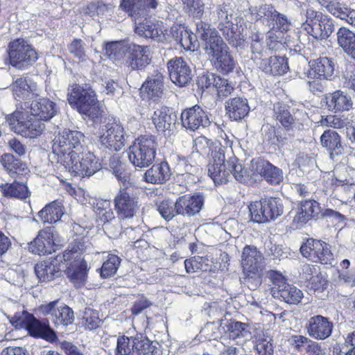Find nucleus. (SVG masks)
<instances>
[{"label": "nucleus", "instance_id": "nucleus-52", "mask_svg": "<svg viewBox=\"0 0 355 355\" xmlns=\"http://www.w3.org/2000/svg\"><path fill=\"white\" fill-rule=\"evenodd\" d=\"M101 321L97 311L91 308H85L82 317V325L85 329L88 330L96 329L99 327Z\"/></svg>", "mask_w": 355, "mask_h": 355}, {"label": "nucleus", "instance_id": "nucleus-30", "mask_svg": "<svg viewBox=\"0 0 355 355\" xmlns=\"http://www.w3.org/2000/svg\"><path fill=\"white\" fill-rule=\"evenodd\" d=\"M225 110L232 120L239 121L248 114L250 106L246 98L234 97L225 102Z\"/></svg>", "mask_w": 355, "mask_h": 355}, {"label": "nucleus", "instance_id": "nucleus-51", "mask_svg": "<svg viewBox=\"0 0 355 355\" xmlns=\"http://www.w3.org/2000/svg\"><path fill=\"white\" fill-rule=\"evenodd\" d=\"M320 5L331 15L343 19L347 12V6L338 0H318Z\"/></svg>", "mask_w": 355, "mask_h": 355}, {"label": "nucleus", "instance_id": "nucleus-53", "mask_svg": "<svg viewBox=\"0 0 355 355\" xmlns=\"http://www.w3.org/2000/svg\"><path fill=\"white\" fill-rule=\"evenodd\" d=\"M121 263L120 258L114 254H109L107 259L102 265L101 275L103 278L114 275Z\"/></svg>", "mask_w": 355, "mask_h": 355}, {"label": "nucleus", "instance_id": "nucleus-62", "mask_svg": "<svg viewBox=\"0 0 355 355\" xmlns=\"http://www.w3.org/2000/svg\"><path fill=\"white\" fill-rule=\"evenodd\" d=\"M254 349L258 355H273V345L270 338H258L256 340Z\"/></svg>", "mask_w": 355, "mask_h": 355}, {"label": "nucleus", "instance_id": "nucleus-31", "mask_svg": "<svg viewBox=\"0 0 355 355\" xmlns=\"http://www.w3.org/2000/svg\"><path fill=\"white\" fill-rule=\"evenodd\" d=\"M171 173L168 163L154 164L144 173V180L150 184H163L169 180Z\"/></svg>", "mask_w": 355, "mask_h": 355}, {"label": "nucleus", "instance_id": "nucleus-35", "mask_svg": "<svg viewBox=\"0 0 355 355\" xmlns=\"http://www.w3.org/2000/svg\"><path fill=\"white\" fill-rule=\"evenodd\" d=\"M165 31L162 22H153L148 20L142 23L139 22L135 28V32L138 35L157 40H161Z\"/></svg>", "mask_w": 355, "mask_h": 355}, {"label": "nucleus", "instance_id": "nucleus-18", "mask_svg": "<svg viewBox=\"0 0 355 355\" xmlns=\"http://www.w3.org/2000/svg\"><path fill=\"white\" fill-rule=\"evenodd\" d=\"M54 227H48L41 230L37 237L28 245L30 252L39 255L51 254L54 250Z\"/></svg>", "mask_w": 355, "mask_h": 355}, {"label": "nucleus", "instance_id": "nucleus-34", "mask_svg": "<svg viewBox=\"0 0 355 355\" xmlns=\"http://www.w3.org/2000/svg\"><path fill=\"white\" fill-rule=\"evenodd\" d=\"M223 35L232 47H238L244 44L246 40V34L244 33V28L242 25L232 23L230 26L220 30Z\"/></svg>", "mask_w": 355, "mask_h": 355}, {"label": "nucleus", "instance_id": "nucleus-54", "mask_svg": "<svg viewBox=\"0 0 355 355\" xmlns=\"http://www.w3.org/2000/svg\"><path fill=\"white\" fill-rule=\"evenodd\" d=\"M157 210L161 216L166 220H171L176 215H180L177 211L176 202L163 200L157 205Z\"/></svg>", "mask_w": 355, "mask_h": 355}, {"label": "nucleus", "instance_id": "nucleus-42", "mask_svg": "<svg viewBox=\"0 0 355 355\" xmlns=\"http://www.w3.org/2000/svg\"><path fill=\"white\" fill-rule=\"evenodd\" d=\"M274 297L281 299L290 304H299L304 297L303 292L296 286L287 284Z\"/></svg>", "mask_w": 355, "mask_h": 355}, {"label": "nucleus", "instance_id": "nucleus-58", "mask_svg": "<svg viewBox=\"0 0 355 355\" xmlns=\"http://www.w3.org/2000/svg\"><path fill=\"white\" fill-rule=\"evenodd\" d=\"M1 163L10 173H18L24 169V165L21 162L10 153H6L1 156Z\"/></svg>", "mask_w": 355, "mask_h": 355}, {"label": "nucleus", "instance_id": "nucleus-1", "mask_svg": "<svg viewBox=\"0 0 355 355\" xmlns=\"http://www.w3.org/2000/svg\"><path fill=\"white\" fill-rule=\"evenodd\" d=\"M221 138L224 144L219 141L211 150V159L208 164L209 176L216 185L227 182L231 175L239 182H245L252 173H248L242 164L238 163L232 148V141L222 136Z\"/></svg>", "mask_w": 355, "mask_h": 355}, {"label": "nucleus", "instance_id": "nucleus-21", "mask_svg": "<svg viewBox=\"0 0 355 355\" xmlns=\"http://www.w3.org/2000/svg\"><path fill=\"white\" fill-rule=\"evenodd\" d=\"M204 205V196L200 194L183 196L176 200L177 211L182 216H192L200 213Z\"/></svg>", "mask_w": 355, "mask_h": 355}, {"label": "nucleus", "instance_id": "nucleus-19", "mask_svg": "<svg viewBox=\"0 0 355 355\" xmlns=\"http://www.w3.org/2000/svg\"><path fill=\"white\" fill-rule=\"evenodd\" d=\"M164 91V77L159 72L155 71L148 76L140 88V94L143 99L156 101L162 97Z\"/></svg>", "mask_w": 355, "mask_h": 355}, {"label": "nucleus", "instance_id": "nucleus-12", "mask_svg": "<svg viewBox=\"0 0 355 355\" xmlns=\"http://www.w3.org/2000/svg\"><path fill=\"white\" fill-rule=\"evenodd\" d=\"M40 311L51 320L56 327H67L71 324L74 320L73 310L66 304L53 301L42 304L39 308Z\"/></svg>", "mask_w": 355, "mask_h": 355}, {"label": "nucleus", "instance_id": "nucleus-27", "mask_svg": "<svg viewBox=\"0 0 355 355\" xmlns=\"http://www.w3.org/2000/svg\"><path fill=\"white\" fill-rule=\"evenodd\" d=\"M177 116L172 110L166 106H162L154 111L152 121L159 132L171 130L175 125Z\"/></svg>", "mask_w": 355, "mask_h": 355}, {"label": "nucleus", "instance_id": "nucleus-38", "mask_svg": "<svg viewBox=\"0 0 355 355\" xmlns=\"http://www.w3.org/2000/svg\"><path fill=\"white\" fill-rule=\"evenodd\" d=\"M311 69L318 77L328 80L334 75L335 64L327 57H320L312 61Z\"/></svg>", "mask_w": 355, "mask_h": 355}, {"label": "nucleus", "instance_id": "nucleus-4", "mask_svg": "<svg viewBox=\"0 0 355 355\" xmlns=\"http://www.w3.org/2000/svg\"><path fill=\"white\" fill-rule=\"evenodd\" d=\"M204 50L217 71L227 75L234 71L236 61L221 37H212L204 46Z\"/></svg>", "mask_w": 355, "mask_h": 355}, {"label": "nucleus", "instance_id": "nucleus-57", "mask_svg": "<svg viewBox=\"0 0 355 355\" xmlns=\"http://www.w3.org/2000/svg\"><path fill=\"white\" fill-rule=\"evenodd\" d=\"M178 163L175 170L179 175H191L195 176L199 171V168L196 165L191 164L185 157L178 156Z\"/></svg>", "mask_w": 355, "mask_h": 355}, {"label": "nucleus", "instance_id": "nucleus-14", "mask_svg": "<svg viewBox=\"0 0 355 355\" xmlns=\"http://www.w3.org/2000/svg\"><path fill=\"white\" fill-rule=\"evenodd\" d=\"M114 206L121 219L132 218L139 209L137 198L127 188L120 189L114 198Z\"/></svg>", "mask_w": 355, "mask_h": 355}, {"label": "nucleus", "instance_id": "nucleus-49", "mask_svg": "<svg viewBox=\"0 0 355 355\" xmlns=\"http://www.w3.org/2000/svg\"><path fill=\"white\" fill-rule=\"evenodd\" d=\"M321 245H323V241L313 239H307L306 242L302 244L300 247V252L305 258L309 259L315 262Z\"/></svg>", "mask_w": 355, "mask_h": 355}, {"label": "nucleus", "instance_id": "nucleus-6", "mask_svg": "<svg viewBox=\"0 0 355 355\" xmlns=\"http://www.w3.org/2000/svg\"><path fill=\"white\" fill-rule=\"evenodd\" d=\"M97 134L101 148L118 151L125 145L124 128L118 119H105Z\"/></svg>", "mask_w": 355, "mask_h": 355}, {"label": "nucleus", "instance_id": "nucleus-61", "mask_svg": "<svg viewBox=\"0 0 355 355\" xmlns=\"http://www.w3.org/2000/svg\"><path fill=\"white\" fill-rule=\"evenodd\" d=\"M184 9L190 15L200 19L204 13V3L201 0H184Z\"/></svg>", "mask_w": 355, "mask_h": 355}, {"label": "nucleus", "instance_id": "nucleus-39", "mask_svg": "<svg viewBox=\"0 0 355 355\" xmlns=\"http://www.w3.org/2000/svg\"><path fill=\"white\" fill-rule=\"evenodd\" d=\"M65 272L70 282L76 287H81L85 285L87 277L85 261L78 263V264L69 265Z\"/></svg>", "mask_w": 355, "mask_h": 355}, {"label": "nucleus", "instance_id": "nucleus-28", "mask_svg": "<svg viewBox=\"0 0 355 355\" xmlns=\"http://www.w3.org/2000/svg\"><path fill=\"white\" fill-rule=\"evenodd\" d=\"M35 275L40 282H50L61 275V269L58 266L57 259L40 261L34 267Z\"/></svg>", "mask_w": 355, "mask_h": 355}, {"label": "nucleus", "instance_id": "nucleus-2", "mask_svg": "<svg viewBox=\"0 0 355 355\" xmlns=\"http://www.w3.org/2000/svg\"><path fill=\"white\" fill-rule=\"evenodd\" d=\"M105 51L110 58L123 60L130 71H143L151 62L150 49L148 46L115 41L107 43Z\"/></svg>", "mask_w": 355, "mask_h": 355}, {"label": "nucleus", "instance_id": "nucleus-64", "mask_svg": "<svg viewBox=\"0 0 355 355\" xmlns=\"http://www.w3.org/2000/svg\"><path fill=\"white\" fill-rule=\"evenodd\" d=\"M320 248L315 262H319L322 264H331L334 261V255L329 244L323 241V245H321Z\"/></svg>", "mask_w": 355, "mask_h": 355}, {"label": "nucleus", "instance_id": "nucleus-32", "mask_svg": "<svg viewBox=\"0 0 355 355\" xmlns=\"http://www.w3.org/2000/svg\"><path fill=\"white\" fill-rule=\"evenodd\" d=\"M64 213L65 210L62 202L54 200L40 211L38 216L44 223L52 224L59 221Z\"/></svg>", "mask_w": 355, "mask_h": 355}, {"label": "nucleus", "instance_id": "nucleus-29", "mask_svg": "<svg viewBox=\"0 0 355 355\" xmlns=\"http://www.w3.org/2000/svg\"><path fill=\"white\" fill-rule=\"evenodd\" d=\"M262 256L256 247L246 245L242 252L241 265L246 273L258 272Z\"/></svg>", "mask_w": 355, "mask_h": 355}, {"label": "nucleus", "instance_id": "nucleus-37", "mask_svg": "<svg viewBox=\"0 0 355 355\" xmlns=\"http://www.w3.org/2000/svg\"><path fill=\"white\" fill-rule=\"evenodd\" d=\"M233 14V9L230 3H223L218 5L216 10L211 13V19L214 24H217L219 30L230 26L233 23L231 19Z\"/></svg>", "mask_w": 355, "mask_h": 355}, {"label": "nucleus", "instance_id": "nucleus-63", "mask_svg": "<svg viewBox=\"0 0 355 355\" xmlns=\"http://www.w3.org/2000/svg\"><path fill=\"white\" fill-rule=\"evenodd\" d=\"M132 338L125 336H119L117 338L116 355H131Z\"/></svg>", "mask_w": 355, "mask_h": 355}, {"label": "nucleus", "instance_id": "nucleus-50", "mask_svg": "<svg viewBox=\"0 0 355 355\" xmlns=\"http://www.w3.org/2000/svg\"><path fill=\"white\" fill-rule=\"evenodd\" d=\"M55 259H58V263L63 260L65 262H69V265L78 264V263L84 261L82 257V250L76 245L69 246L62 255H58Z\"/></svg>", "mask_w": 355, "mask_h": 355}, {"label": "nucleus", "instance_id": "nucleus-5", "mask_svg": "<svg viewBox=\"0 0 355 355\" xmlns=\"http://www.w3.org/2000/svg\"><path fill=\"white\" fill-rule=\"evenodd\" d=\"M7 52L8 55L4 58L5 64L21 70L30 67L38 60L37 51L23 38L11 41Z\"/></svg>", "mask_w": 355, "mask_h": 355}, {"label": "nucleus", "instance_id": "nucleus-26", "mask_svg": "<svg viewBox=\"0 0 355 355\" xmlns=\"http://www.w3.org/2000/svg\"><path fill=\"white\" fill-rule=\"evenodd\" d=\"M301 28L315 39L327 38L334 31V24L327 16L321 17L312 24H302Z\"/></svg>", "mask_w": 355, "mask_h": 355}, {"label": "nucleus", "instance_id": "nucleus-20", "mask_svg": "<svg viewBox=\"0 0 355 355\" xmlns=\"http://www.w3.org/2000/svg\"><path fill=\"white\" fill-rule=\"evenodd\" d=\"M324 100L328 110L334 113L349 111L354 105L351 96L341 89L326 94Z\"/></svg>", "mask_w": 355, "mask_h": 355}, {"label": "nucleus", "instance_id": "nucleus-25", "mask_svg": "<svg viewBox=\"0 0 355 355\" xmlns=\"http://www.w3.org/2000/svg\"><path fill=\"white\" fill-rule=\"evenodd\" d=\"M320 143L322 146L327 150L331 159L344 153L341 137L335 130L329 129L324 131L320 137Z\"/></svg>", "mask_w": 355, "mask_h": 355}, {"label": "nucleus", "instance_id": "nucleus-40", "mask_svg": "<svg viewBox=\"0 0 355 355\" xmlns=\"http://www.w3.org/2000/svg\"><path fill=\"white\" fill-rule=\"evenodd\" d=\"M1 192L9 198L26 199L30 196V191L26 184L14 182L11 184H1Z\"/></svg>", "mask_w": 355, "mask_h": 355}, {"label": "nucleus", "instance_id": "nucleus-59", "mask_svg": "<svg viewBox=\"0 0 355 355\" xmlns=\"http://www.w3.org/2000/svg\"><path fill=\"white\" fill-rule=\"evenodd\" d=\"M266 277L271 282L273 286L271 289V293L274 297L284 286L287 284L285 277L279 272L270 270L267 272Z\"/></svg>", "mask_w": 355, "mask_h": 355}, {"label": "nucleus", "instance_id": "nucleus-43", "mask_svg": "<svg viewBox=\"0 0 355 355\" xmlns=\"http://www.w3.org/2000/svg\"><path fill=\"white\" fill-rule=\"evenodd\" d=\"M40 119H32L23 122L19 134L25 137L35 138L40 136L45 128L44 123Z\"/></svg>", "mask_w": 355, "mask_h": 355}, {"label": "nucleus", "instance_id": "nucleus-47", "mask_svg": "<svg viewBox=\"0 0 355 355\" xmlns=\"http://www.w3.org/2000/svg\"><path fill=\"white\" fill-rule=\"evenodd\" d=\"M120 8L128 12L135 20L146 17L144 0H122Z\"/></svg>", "mask_w": 355, "mask_h": 355}, {"label": "nucleus", "instance_id": "nucleus-10", "mask_svg": "<svg viewBox=\"0 0 355 355\" xmlns=\"http://www.w3.org/2000/svg\"><path fill=\"white\" fill-rule=\"evenodd\" d=\"M157 146L155 139L153 136L139 137L128 149L130 162L137 167L148 166L155 158Z\"/></svg>", "mask_w": 355, "mask_h": 355}, {"label": "nucleus", "instance_id": "nucleus-60", "mask_svg": "<svg viewBox=\"0 0 355 355\" xmlns=\"http://www.w3.org/2000/svg\"><path fill=\"white\" fill-rule=\"evenodd\" d=\"M252 15H255V19L257 20L262 18H267L272 19L277 12L275 8L272 5L269 4H261L259 6H255L250 8Z\"/></svg>", "mask_w": 355, "mask_h": 355}, {"label": "nucleus", "instance_id": "nucleus-44", "mask_svg": "<svg viewBox=\"0 0 355 355\" xmlns=\"http://www.w3.org/2000/svg\"><path fill=\"white\" fill-rule=\"evenodd\" d=\"M106 157H105L103 159L105 162V164H107L109 167L112 170L114 175L117 178L119 181L125 184L126 182H129L130 175L125 171V164L121 162L120 160L119 156L117 154H114L110 156L107 160L106 161Z\"/></svg>", "mask_w": 355, "mask_h": 355}, {"label": "nucleus", "instance_id": "nucleus-17", "mask_svg": "<svg viewBox=\"0 0 355 355\" xmlns=\"http://www.w3.org/2000/svg\"><path fill=\"white\" fill-rule=\"evenodd\" d=\"M334 324L328 318L321 315L309 318L306 329L309 336L316 340H324L329 338L333 331Z\"/></svg>", "mask_w": 355, "mask_h": 355}, {"label": "nucleus", "instance_id": "nucleus-9", "mask_svg": "<svg viewBox=\"0 0 355 355\" xmlns=\"http://www.w3.org/2000/svg\"><path fill=\"white\" fill-rule=\"evenodd\" d=\"M61 164L64 168L81 177L91 176L101 169V164L93 153L80 150L77 154L67 155Z\"/></svg>", "mask_w": 355, "mask_h": 355}, {"label": "nucleus", "instance_id": "nucleus-16", "mask_svg": "<svg viewBox=\"0 0 355 355\" xmlns=\"http://www.w3.org/2000/svg\"><path fill=\"white\" fill-rule=\"evenodd\" d=\"M182 126L191 131H195L200 127H207L210 121L204 110L198 105L182 111L181 114Z\"/></svg>", "mask_w": 355, "mask_h": 355}, {"label": "nucleus", "instance_id": "nucleus-23", "mask_svg": "<svg viewBox=\"0 0 355 355\" xmlns=\"http://www.w3.org/2000/svg\"><path fill=\"white\" fill-rule=\"evenodd\" d=\"M31 115L42 121H49L58 112L55 103L47 98H38L33 100L30 105Z\"/></svg>", "mask_w": 355, "mask_h": 355}, {"label": "nucleus", "instance_id": "nucleus-15", "mask_svg": "<svg viewBox=\"0 0 355 355\" xmlns=\"http://www.w3.org/2000/svg\"><path fill=\"white\" fill-rule=\"evenodd\" d=\"M250 170L252 175L259 174L272 184H278L283 179L281 169L261 159H252Z\"/></svg>", "mask_w": 355, "mask_h": 355}, {"label": "nucleus", "instance_id": "nucleus-24", "mask_svg": "<svg viewBox=\"0 0 355 355\" xmlns=\"http://www.w3.org/2000/svg\"><path fill=\"white\" fill-rule=\"evenodd\" d=\"M320 212V207L316 200L311 198L302 200L298 204V211L293 218V223H296V227L302 226L317 216Z\"/></svg>", "mask_w": 355, "mask_h": 355}, {"label": "nucleus", "instance_id": "nucleus-13", "mask_svg": "<svg viewBox=\"0 0 355 355\" xmlns=\"http://www.w3.org/2000/svg\"><path fill=\"white\" fill-rule=\"evenodd\" d=\"M169 77L179 87H184L192 80L193 73L188 62L182 57L174 58L167 62Z\"/></svg>", "mask_w": 355, "mask_h": 355}, {"label": "nucleus", "instance_id": "nucleus-3", "mask_svg": "<svg viewBox=\"0 0 355 355\" xmlns=\"http://www.w3.org/2000/svg\"><path fill=\"white\" fill-rule=\"evenodd\" d=\"M67 100L71 106L94 123H97L101 118L103 111L91 87L87 85L85 87L78 84L73 85L68 92Z\"/></svg>", "mask_w": 355, "mask_h": 355}, {"label": "nucleus", "instance_id": "nucleus-46", "mask_svg": "<svg viewBox=\"0 0 355 355\" xmlns=\"http://www.w3.org/2000/svg\"><path fill=\"white\" fill-rule=\"evenodd\" d=\"M93 209L104 225L115 218L110 202L103 199H95L92 202Z\"/></svg>", "mask_w": 355, "mask_h": 355}, {"label": "nucleus", "instance_id": "nucleus-55", "mask_svg": "<svg viewBox=\"0 0 355 355\" xmlns=\"http://www.w3.org/2000/svg\"><path fill=\"white\" fill-rule=\"evenodd\" d=\"M270 69H266V73L273 76H280L287 72L288 65L287 60L281 56L270 57Z\"/></svg>", "mask_w": 355, "mask_h": 355}, {"label": "nucleus", "instance_id": "nucleus-45", "mask_svg": "<svg viewBox=\"0 0 355 355\" xmlns=\"http://www.w3.org/2000/svg\"><path fill=\"white\" fill-rule=\"evenodd\" d=\"M273 118L279 121L286 130L293 128L295 119L290 113L288 106L281 103H275L273 105Z\"/></svg>", "mask_w": 355, "mask_h": 355}, {"label": "nucleus", "instance_id": "nucleus-22", "mask_svg": "<svg viewBox=\"0 0 355 355\" xmlns=\"http://www.w3.org/2000/svg\"><path fill=\"white\" fill-rule=\"evenodd\" d=\"M226 333L230 339L243 345L252 338V328L248 323L230 320L225 324Z\"/></svg>", "mask_w": 355, "mask_h": 355}, {"label": "nucleus", "instance_id": "nucleus-11", "mask_svg": "<svg viewBox=\"0 0 355 355\" xmlns=\"http://www.w3.org/2000/svg\"><path fill=\"white\" fill-rule=\"evenodd\" d=\"M251 218L254 222L265 223L274 220L284 211L281 200L276 198H263L249 205Z\"/></svg>", "mask_w": 355, "mask_h": 355}, {"label": "nucleus", "instance_id": "nucleus-33", "mask_svg": "<svg viewBox=\"0 0 355 355\" xmlns=\"http://www.w3.org/2000/svg\"><path fill=\"white\" fill-rule=\"evenodd\" d=\"M131 355H159L156 345L142 334L132 338Z\"/></svg>", "mask_w": 355, "mask_h": 355}, {"label": "nucleus", "instance_id": "nucleus-8", "mask_svg": "<svg viewBox=\"0 0 355 355\" xmlns=\"http://www.w3.org/2000/svg\"><path fill=\"white\" fill-rule=\"evenodd\" d=\"M10 322L16 328L26 329L31 336L42 338L51 343L57 339L55 332L49 324L41 322L26 311L11 317Z\"/></svg>", "mask_w": 355, "mask_h": 355}, {"label": "nucleus", "instance_id": "nucleus-41", "mask_svg": "<svg viewBox=\"0 0 355 355\" xmlns=\"http://www.w3.org/2000/svg\"><path fill=\"white\" fill-rule=\"evenodd\" d=\"M35 85H30L24 78L17 79L12 85L14 98L17 101L27 100L35 95Z\"/></svg>", "mask_w": 355, "mask_h": 355}, {"label": "nucleus", "instance_id": "nucleus-48", "mask_svg": "<svg viewBox=\"0 0 355 355\" xmlns=\"http://www.w3.org/2000/svg\"><path fill=\"white\" fill-rule=\"evenodd\" d=\"M223 320L219 319L218 322H207L201 329V334L208 340H215L226 333L225 326L223 327Z\"/></svg>", "mask_w": 355, "mask_h": 355}, {"label": "nucleus", "instance_id": "nucleus-7", "mask_svg": "<svg viewBox=\"0 0 355 355\" xmlns=\"http://www.w3.org/2000/svg\"><path fill=\"white\" fill-rule=\"evenodd\" d=\"M84 135L76 130H64L59 132L53 141V153L57 162L62 164V159L67 155L77 154L83 149Z\"/></svg>", "mask_w": 355, "mask_h": 355}, {"label": "nucleus", "instance_id": "nucleus-56", "mask_svg": "<svg viewBox=\"0 0 355 355\" xmlns=\"http://www.w3.org/2000/svg\"><path fill=\"white\" fill-rule=\"evenodd\" d=\"M196 37H198L205 41V46L212 38V37H220L215 30H212L210 28L209 24L205 21L200 20L196 22Z\"/></svg>", "mask_w": 355, "mask_h": 355}, {"label": "nucleus", "instance_id": "nucleus-36", "mask_svg": "<svg viewBox=\"0 0 355 355\" xmlns=\"http://www.w3.org/2000/svg\"><path fill=\"white\" fill-rule=\"evenodd\" d=\"M337 41L343 51L355 60V33L345 27L337 31Z\"/></svg>", "mask_w": 355, "mask_h": 355}]
</instances>
